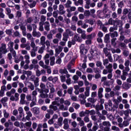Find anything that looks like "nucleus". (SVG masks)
<instances>
[{"mask_svg":"<svg viewBox=\"0 0 131 131\" xmlns=\"http://www.w3.org/2000/svg\"><path fill=\"white\" fill-rule=\"evenodd\" d=\"M108 11H109V10L108 9V6H107V4H104V7H103V12H102V11H100L98 10L97 11V16H99V17L101 16V13H103V14H106L107 12H108Z\"/></svg>","mask_w":131,"mask_h":131,"instance_id":"f257e3e1","label":"nucleus"},{"mask_svg":"<svg viewBox=\"0 0 131 131\" xmlns=\"http://www.w3.org/2000/svg\"><path fill=\"white\" fill-rule=\"evenodd\" d=\"M86 53H88V49H85L84 45H81L80 46V54H81V55H85L86 54Z\"/></svg>","mask_w":131,"mask_h":131,"instance_id":"f03ea898","label":"nucleus"},{"mask_svg":"<svg viewBox=\"0 0 131 131\" xmlns=\"http://www.w3.org/2000/svg\"><path fill=\"white\" fill-rule=\"evenodd\" d=\"M7 49V45L4 43L1 44V47H0V52H3V54H6L8 53V50Z\"/></svg>","mask_w":131,"mask_h":131,"instance_id":"7ed1b4c3","label":"nucleus"},{"mask_svg":"<svg viewBox=\"0 0 131 131\" xmlns=\"http://www.w3.org/2000/svg\"><path fill=\"white\" fill-rule=\"evenodd\" d=\"M32 35L34 37H40V35H41V34H40L39 32H37L36 31H35V29L33 28Z\"/></svg>","mask_w":131,"mask_h":131,"instance_id":"20e7f679","label":"nucleus"},{"mask_svg":"<svg viewBox=\"0 0 131 131\" xmlns=\"http://www.w3.org/2000/svg\"><path fill=\"white\" fill-rule=\"evenodd\" d=\"M116 22V20H113L112 18H110L108 20V23H106V25H115Z\"/></svg>","mask_w":131,"mask_h":131,"instance_id":"39448f33","label":"nucleus"},{"mask_svg":"<svg viewBox=\"0 0 131 131\" xmlns=\"http://www.w3.org/2000/svg\"><path fill=\"white\" fill-rule=\"evenodd\" d=\"M110 39V35H109V34H105L104 38V42H105V43H108V42H109Z\"/></svg>","mask_w":131,"mask_h":131,"instance_id":"423d86ee","label":"nucleus"},{"mask_svg":"<svg viewBox=\"0 0 131 131\" xmlns=\"http://www.w3.org/2000/svg\"><path fill=\"white\" fill-rule=\"evenodd\" d=\"M115 24H116L118 26V27H122L123 25L122 20H118V18H116Z\"/></svg>","mask_w":131,"mask_h":131,"instance_id":"0eeeda50","label":"nucleus"},{"mask_svg":"<svg viewBox=\"0 0 131 131\" xmlns=\"http://www.w3.org/2000/svg\"><path fill=\"white\" fill-rule=\"evenodd\" d=\"M130 88V85L128 83H123L122 88L123 90H128Z\"/></svg>","mask_w":131,"mask_h":131,"instance_id":"6e6552de","label":"nucleus"},{"mask_svg":"<svg viewBox=\"0 0 131 131\" xmlns=\"http://www.w3.org/2000/svg\"><path fill=\"white\" fill-rule=\"evenodd\" d=\"M55 56H52L50 57V66H54L55 65Z\"/></svg>","mask_w":131,"mask_h":131,"instance_id":"1a4fd4ad","label":"nucleus"},{"mask_svg":"<svg viewBox=\"0 0 131 131\" xmlns=\"http://www.w3.org/2000/svg\"><path fill=\"white\" fill-rule=\"evenodd\" d=\"M26 25H27V23L25 25H24L23 24H19V26H20V29L22 30V31H26Z\"/></svg>","mask_w":131,"mask_h":131,"instance_id":"9d476101","label":"nucleus"},{"mask_svg":"<svg viewBox=\"0 0 131 131\" xmlns=\"http://www.w3.org/2000/svg\"><path fill=\"white\" fill-rule=\"evenodd\" d=\"M59 73H60V74H67L68 73V71L66 68L64 69H60L59 70Z\"/></svg>","mask_w":131,"mask_h":131,"instance_id":"9b49d317","label":"nucleus"},{"mask_svg":"<svg viewBox=\"0 0 131 131\" xmlns=\"http://www.w3.org/2000/svg\"><path fill=\"white\" fill-rule=\"evenodd\" d=\"M31 111L32 112V113H33L34 114H38V113L37 112V111H38V108H37V107L32 108L31 109Z\"/></svg>","mask_w":131,"mask_h":131,"instance_id":"f8f14e48","label":"nucleus"},{"mask_svg":"<svg viewBox=\"0 0 131 131\" xmlns=\"http://www.w3.org/2000/svg\"><path fill=\"white\" fill-rule=\"evenodd\" d=\"M63 117H60L58 119V124L59 126H62L63 125Z\"/></svg>","mask_w":131,"mask_h":131,"instance_id":"ddd939ff","label":"nucleus"},{"mask_svg":"<svg viewBox=\"0 0 131 131\" xmlns=\"http://www.w3.org/2000/svg\"><path fill=\"white\" fill-rule=\"evenodd\" d=\"M45 24H47V25H45V30H47V31H49V30H50V23H49V21H46Z\"/></svg>","mask_w":131,"mask_h":131,"instance_id":"4468645a","label":"nucleus"},{"mask_svg":"<svg viewBox=\"0 0 131 131\" xmlns=\"http://www.w3.org/2000/svg\"><path fill=\"white\" fill-rule=\"evenodd\" d=\"M117 36H118V33L117 32V31H115L113 33H111V37H112V38H114V37H117Z\"/></svg>","mask_w":131,"mask_h":131,"instance_id":"2eb2a0df","label":"nucleus"},{"mask_svg":"<svg viewBox=\"0 0 131 131\" xmlns=\"http://www.w3.org/2000/svg\"><path fill=\"white\" fill-rule=\"evenodd\" d=\"M123 33H124V32H123V31H121L120 36V40L121 41H123V40H124V38H125V37H124V35L122 34Z\"/></svg>","mask_w":131,"mask_h":131,"instance_id":"dca6fc26","label":"nucleus"},{"mask_svg":"<svg viewBox=\"0 0 131 131\" xmlns=\"http://www.w3.org/2000/svg\"><path fill=\"white\" fill-rule=\"evenodd\" d=\"M84 16L85 17H90V16H91V12L90 10H85L84 12Z\"/></svg>","mask_w":131,"mask_h":131,"instance_id":"f3484780","label":"nucleus"},{"mask_svg":"<svg viewBox=\"0 0 131 131\" xmlns=\"http://www.w3.org/2000/svg\"><path fill=\"white\" fill-rule=\"evenodd\" d=\"M8 100H9V98L7 97H5L1 99V102L2 103H6V102H8Z\"/></svg>","mask_w":131,"mask_h":131,"instance_id":"a211bd4d","label":"nucleus"},{"mask_svg":"<svg viewBox=\"0 0 131 131\" xmlns=\"http://www.w3.org/2000/svg\"><path fill=\"white\" fill-rule=\"evenodd\" d=\"M3 113H4V117L5 118H9V116H10V114L7 112L6 110H4Z\"/></svg>","mask_w":131,"mask_h":131,"instance_id":"6ab92c4d","label":"nucleus"},{"mask_svg":"<svg viewBox=\"0 0 131 131\" xmlns=\"http://www.w3.org/2000/svg\"><path fill=\"white\" fill-rule=\"evenodd\" d=\"M73 39L77 41H80V37H79L77 34L75 35Z\"/></svg>","mask_w":131,"mask_h":131,"instance_id":"aec40b11","label":"nucleus"},{"mask_svg":"<svg viewBox=\"0 0 131 131\" xmlns=\"http://www.w3.org/2000/svg\"><path fill=\"white\" fill-rule=\"evenodd\" d=\"M40 97L42 99H46V98H48L49 97V95H48V94L42 93L40 94Z\"/></svg>","mask_w":131,"mask_h":131,"instance_id":"412c9836","label":"nucleus"},{"mask_svg":"<svg viewBox=\"0 0 131 131\" xmlns=\"http://www.w3.org/2000/svg\"><path fill=\"white\" fill-rule=\"evenodd\" d=\"M94 71L95 73L98 74V73H101L102 71H100V69L97 68L94 69Z\"/></svg>","mask_w":131,"mask_h":131,"instance_id":"4be33fe9","label":"nucleus"},{"mask_svg":"<svg viewBox=\"0 0 131 131\" xmlns=\"http://www.w3.org/2000/svg\"><path fill=\"white\" fill-rule=\"evenodd\" d=\"M34 85L35 88H37L39 84L38 83V78H36V79L34 81Z\"/></svg>","mask_w":131,"mask_h":131,"instance_id":"5701e85b","label":"nucleus"},{"mask_svg":"<svg viewBox=\"0 0 131 131\" xmlns=\"http://www.w3.org/2000/svg\"><path fill=\"white\" fill-rule=\"evenodd\" d=\"M88 102H91L92 104H95V98L94 97L93 98H89L88 99Z\"/></svg>","mask_w":131,"mask_h":131,"instance_id":"b1692460","label":"nucleus"},{"mask_svg":"<svg viewBox=\"0 0 131 131\" xmlns=\"http://www.w3.org/2000/svg\"><path fill=\"white\" fill-rule=\"evenodd\" d=\"M111 8H112L113 11H115V10H116V7H115V3H111Z\"/></svg>","mask_w":131,"mask_h":131,"instance_id":"393cba45","label":"nucleus"},{"mask_svg":"<svg viewBox=\"0 0 131 131\" xmlns=\"http://www.w3.org/2000/svg\"><path fill=\"white\" fill-rule=\"evenodd\" d=\"M16 17H18V18H21V17H22V12L20 11H17L16 12Z\"/></svg>","mask_w":131,"mask_h":131,"instance_id":"a878e982","label":"nucleus"},{"mask_svg":"<svg viewBox=\"0 0 131 131\" xmlns=\"http://www.w3.org/2000/svg\"><path fill=\"white\" fill-rule=\"evenodd\" d=\"M36 6V2L34 1L32 3L30 4V8L32 9V8H34Z\"/></svg>","mask_w":131,"mask_h":131,"instance_id":"bb28decb","label":"nucleus"},{"mask_svg":"<svg viewBox=\"0 0 131 131\" xmlns=\"http://www.w3.org/2000/svg\"><path fill=\"white\" fill-rule=\"evenodd\" d=\"M56 64H61L62 63V59L60 56L58 57V59L56 61Z\"/></svg>","mask_w":131,"mask_h":131,"instance_id":"cd10ccee","label":"nucleus"},{"mask_svg":"<svg viewBox=\"0 0 131 131\" xmlns=\"http://www.w3.org/2000/svg\"><path fill=\"white\" fill-rule=\"evenodd\" d=\"M8 46L9 49H10V48H13V47H14V42L10 41L8 43Z\"/></svg>","mask_w":131,"mask_h":131,"instance_id":"c85d7f7f","label":"nucleus"},{"mask_svg":"<svg viewBox=\"0 0 131 131\" xmlns=\"http://www.w3.org/2000/svg\"><path fill=\"white\" fill-rule=\"evenodd\" d=\"M118 6L119 8H123L124 6V3H123V1H121L118 4Z\"/></svg>","mask_w":131,"mask_h":131,"instance_id":"c756f323","label":"nucleus"},{"mask_svg":"<svg viewBox=\"0 0 131 131\" xmlns=\"http://www.w3.org/2000/svg\"><path fill=\"white\" fill-rule=\"evenodd\" d=\"M39 24V31H43V24L41 25V22H40Z\"/></svg>","mask_w":131,"mask_h":131,"instance_id":"7c9ffc66","label":"nucleus"},{"mask_svg":"<svg viewBox=\"0 0 131 131\" xmlns=\"http://www.w3.org/2000/svg\"><path fill=\"white\" fill-rule=\"evenodd\" d=\"M73 92V88H72V87L68 89V93L70 95H72Z\"/></svg>","mask_w":131,"mask_h":131,"instance_id":"2f4dec72","label":"nucleus"},{"mask_svg":"<svg viewBox=\"0 0 131 131\" xmlns=\"http://www.w3.org/2000/svg\"><path fill=\"white\" fill-rule=\"evenodd\" d=\"M124 114L125 116H126V117H128V115L129 114V110H127L125 111L124 112Z\"/></svg>","mask_w":131,"mask_h":131,"instance_id":"473e14b6","label":"nucleus"},{"mask_svg":"<svg viewBox=\"0 0 131 131\" xmlns=\"http://www.w3.org/2000/svg\"><path fill=\"white\" fill-rule=\"evenodd\" d=\"M53 16L54 18H58V11H55L53 12Z\"/></svg>","mask_w":131,"mask_h":131,"instance_id":"72a5a7b5","label":"nucleus"},{"mask_svg":"<svg viewBox=\"0 0 131 131\" xmlns=\"http://www.w3.org/2000/svg\"><path fill=\"white\" fill-rule=\"evenodd\" d=\"M27 83L30 84V89H31V91H34V85H33V84H32L30 82H27Z\"/></svg>","mask_w":131,"mask_h":131,"instance_id":"f704fd0d","label":"nucleus"},{"mask_svg":"<svg viewBox=\"0 0 131 131\" xmlns=\"http://www.w3.org/2000/svg\"><path fill=\"white\" fill-rule=\"evenodd\" d=\"M14 97L16 98L15 100L16 102L19 100V94L17 93H15Z\"/></svg>","mask_w":131,"mask_h":131,"instance_id":"c9c22d12","label":"nucleus"},{"mask_svg":"<svg viewBox=\"0 0 131 131\" xmlns=\"http://www.w3.org/2000/svg\"><path fill=\"white\" fill-rule=\"evenodd\" d=\"M101 78V74L100 73L96 74L95 75V79H99V78Z\"/></svg>","mask_w":131,"mask_h":131,"instance_id":"e433bc0d","label":"nucleus"},{"mask_svg":"<svg viewBox=\"0 0 131 131\" xmlns=\"http://www.w3.org/2000/svg\"><path fill=\"white\" fill-rule=\"evenodd\" d=\"M40 13V14H42V15L47 14V10H46V9L43 8L41 10Z\"/></svg>","mask_w":131,"mask_h":131,"instance_id":"4c0bfd02","label":"nucleus"},{"mask_svg":"<svg viewBox=\"0 0 131 131\" xmlns=\"http://www.w3.org/2000/svg\"><path fill=\"white\" fill-rule=\"evenodd\" d=\"M77 31L78 33H83V32H85L84 31H82V29H81L80 28H79L77 29Z\"/></svg>","mask_w":131,"mask_h":131,"instance_id":"58836bf2","label":"nucleus"},{"mask_svg":"<svg viewBox=\"0 0 131 131\" xmlns=\"http://www.w3.org/2000/svg\"><path fill=\"white\" fill-rule=\"evenodd\" d=\"M83 116H85V113L83 111H82L79 113V117H83Z\"/></svg>","mask_w":131,"mask_h":131,"instance_id":"ea45409f","label":"nucleus"},{"mask_svg":"<svg viewBox=\"0 0 131 131\" xmlns=\"http://www.w3.org/2000/svg\"><path fill=\"white\" fill-rule=\"evenodd\" d=\"M128 13V9H124L122 12L123 15H126Z\"/></svg>","mask_w":131,"mask_h":131,"instance_id":"a19ab883","label":"nucleus"},{"mask_svg":"<svg viewBox=\"0 0 131 131\" xmlns=\"http://www.w3.org/2000/svg\"><path fill=\"white\" fill-rule=\"evenodd\" d=\"M25 97H26V95H25V94H21L20 95V100H25Z\"/></svg>","mask_w":131,"mask_h":131,"instance_id":"79ce46f5","label":"nucleus"},{"mask_svg":"<svg viewBox=\"0 0 131 131\" xmlns=\"http://www.w3.org/2000/svg\"><path fill=\"white\" fill-rule=\"evenodd\" d=\"M81 37H82L83 39H86V35L85 34V33L83 32L81 34Z\"/></svg>","mask_w":131,"mask_h":131,"instance_id":"37998d69","label":"nucleus"},{"mask_svg":"<svg viewBox=\"0 0 131 131\" xmlns=\"http://www.w3.org/2000/svg\"><path fill=\"white\" fill-rule=\"evenodd\" d=\"M51 107H52V109H53L54 111H57V110H58V107H57V106L51 105H50V108H51Z\"/></svg>","mask_w":131,"mask_h":131,"instance_id":"c03bdc74","label":"nucleus"},{"mask_svg":"<svg viewBox=\"0 0 131 131\" xmlns=\"http://www.w3.org/2000/svg\"><path fill=\"white\" fill-rule=\"evenodd\" d=\"M62 114L64 117H68V116H69V113L68 112H63Z\"/></svg>","mask_w":131,"mask_h":131,"instance_id":"a18cd8bd","label":"nucleus"},{"mask_svg":"<svg viewBox=\"0 0 131 131\" xmlns=\"http://www.w3.org/2000/svg\"><path fill=\"white\" fill-rule=\"evenodd\" d=\"M46 16H45V15H41V19H40V21L41 22H42L43 23V22H45V21H46Z\"/></svg>","mask_w":131,"mask_h":131,"instance_id":"49530a36","label":"nucleus"},{"mask_svg":"<svg viewBox=\"0 0 131 131\" xmlns=\"http://www.w3.org/2000/svg\"><path fill=\"white\" fill-rule=\"evenodd\" d=\"M6 34H8V35H11L12 34V30H6Z\"/></svg>","mask_w":131,"mask_h":131,"instance_id":"de8ad7c7","label":"nucleus"},{"mask_svg":"<svg viewBox=\"0 0 131 131\" xmlns=\"http://www.w3.org/2000/svg\"><path fill=\"white\" fill-rule=\"evenodd\" d=\"M91 97L92 98H96L97 97V92H93L92 93Z\"/></svg>","mask_w":131,"mask_h":131,"instance_id":"09e8293b","label":"nucleus"},{"mask_svg":"<svg viewBox=\"0 0 131 131\" xmlns=\"http://www.w3.org/2000/svg\"><path fill=\"white\" fill-rule=\"evenodd\" d=\"M124 66H125L126 67H127L129 66V60H126L125 61Z\"/></svg>","mask_w":131,"mask_h":131,"instance_id":"8fccbe9b","label":"nucleus"},{"mask_svg":"<svg viewBox=\"0 0 131 131\" xmlns=\"http://www.w3.org/2000/svg\"><path fill=\"white\" fill-rule=\"evenodd\" d=\"M128 51H126V50H124V52H123V54L124 55V56L125 57H127L128 56Z\"/></svg>","mask_w":131,"mask_h":131,"instance_id":"3c124183","label":"nucleus"},{"mask_svg":"<svg viewBox=\"0 0 131 131\" xmlns=\"http://www.w3.org/2000/svg\"><path fill=\"white\" fill-rule=\"evenodd\" d=\"M78 11L81 13H83L84 9H83V8L79 7L78 8Z\"/></svg>","mask_w":131,"mask_h":131,"instance_id":"603ef678","label":"nucleus"},{"mask_svg":"<svg viewBox=\"0 0 131 131\" xmlns=\"http://www.w3.org/2000/svg\"><path fill=\"white\" fill-rule=\"evenodd\" d=\"M123 124L124 125V126H128V124H129V123H128V121L125 120L123 122Z\"/></svg>","mask_w":131,"mask_h":131,"instance_id":"864d4df0","label":"nucleus"},{"mask_svg":"<svg viewBox=\"0 0 131 131\" xmlns=\"http://www.w3.org/2000/svg\"><path fill=\"white\" fill-rule=\"evenodd\" d=\"M103 34L102 33V32L101 31H99L98 34H97V36H98V37H103Z\"/></svg>","mask_w":131,"mask_h":131,"instance_id":"5fc2aeb1","label":"nucleus"},{"mask_svg":"<svg viewBox=\"0 0 131 131\" xmlns=\"http://www.w3.org/2000/svg\"><path fill=\"white\" fill-rule=\"evenodd\" d=\"M31 122H27L25 123L26 126H27L28 127H30V126H31Z\"/></svg>","mask_w":131,"mask_h":131,"instance_id":"6e6d98bb","label":"nucleus"},{"mask_svg":"<svg viewBox=\"0 0 131 131\" xmlns=\"http://www.w3.org/2000/svg\"><path fill=\"white\" fill-rule=\"evenodd\" d=\"M78 78H79L78 76L76 75H75L73 76V79L75 81L78 80Z\"/></svg>","mask_w":131,"mask_h":131,"instance_id":"4d7b16f0","label":"nucleus"},{"mask_svg":"<svg viewBox=\"0 0 131 131\" xmlns=\"http://www.w3.org/2000/svg\"><path fill=\"white\" fill-rule=\"evenodd\" d=\"M6 10V11L7 12V15H9V14H11V12H12V11L11 10V9H10V8H7Z\"/></svg>","mask_w":131,"mask_h":131,"instance_id":"13d9d810","label":"nucleus"},{"mask_svg":"<svg viewBox=\"0 0 131 131\" xmlns=\"http://www.w3.org/2000/svg\"><path fill=\"white\" fill-rule=\"evenodd\" d=\"M120 47L121 48H126V45H125V43H123V42H121L119 45Z\"/></svg>","mask_w":131,"mask_h":131,"instance_id":"bf43d9fd","label":"nucleus"},{"mask_svg":"<svg viewBox=\"0 0 131 131\" xmlns=\"http://www.w3.org/2000/svg\"><path fill=\"white\" fill-rule=\"evenodd\" d=\"M47 38H48V39L50 40L52 39V38H53V34H49L48 35H47Z\"/></svg>","mask_w":131,"mask_h":131,"instance_id":"052dcab7","label":"nucleus"},{"mask_svg":"<svg viewBox=\"0 0 131 131\" xmlns=\"http://www.w3.org/2000/svg\"><path fill=\"white\" fill-rule=\"evenodd\" d=\"M103 52L104 53V54H105V55H107L106 56H108V48H104Z\"/></svg>","mask_w":131,"mask_h":131,"instance_id":"680f3d73","label":"nucleus"},{"mask_svg":"<svg viewBox=\"0 0 131 131\" xmlns=\"http://www.w3.org/2000/svg\"><path fill=\"white\" fill-rule=\"evenodd\" d=\"M32 22V17H30L27 19V23H31Z\"/></svg>","mask_w":131,"mask_h":131,"instance_id":"e2e57ef3","label":"nucleus"},{"mask_svg":"<svg viewBox=\"0 0 131 131\" xmlns=\"http://www.w3.org/2000/svg\"><path fill=\"white\" fill-rule=\"evenodd\" d=\"M98 88V86H97V84H94L92 85V90L93 91H96V90H97V88Z\"/></svg>","mask_w":131,"mask_h":131,"instance_id":"0e129e2a","label":"nucleus"},{"mask_svg":"<svg viewBox=\"0 0 131 131\" xmlns=\"http://www.w3.org/2000/svg\"><path fill=\"white\" fill-rule=\"evenodd\" d=\"M59 10L60 12L63 11L64 10V6H63L62 5H60Z\"/></svg>","mask_w":131,"mask_h":131,"instance_id":"69168bd1","label":"nucleus"},{"mask_svg":"<svg viewBox=\"0 0 131 131\" xmlns=\"http://www.w3.org/2000/svg\"><path fill=\"white\" fill-rule=\"evenodd\" d=\"M5 96V91L0 90V97H4Z\"/></svg>","mask_w":131,"mask_h":131,"instance_id":"338daca9","label":"nucleus"},{"mask_svg":"<svg viewBox=\"0 0 131 131\" xmlns=\"http://www.w3.org/2000/svg\"><path fill=\"white\" fill-rule=\"evenodd\" d=\"M42 81H43V82H47V76H43L42 77Z\"/></svg>","mask_w":131,"mask_h":131,"instance_id":"774afa93","label":"nucleus"}]
</instances>
